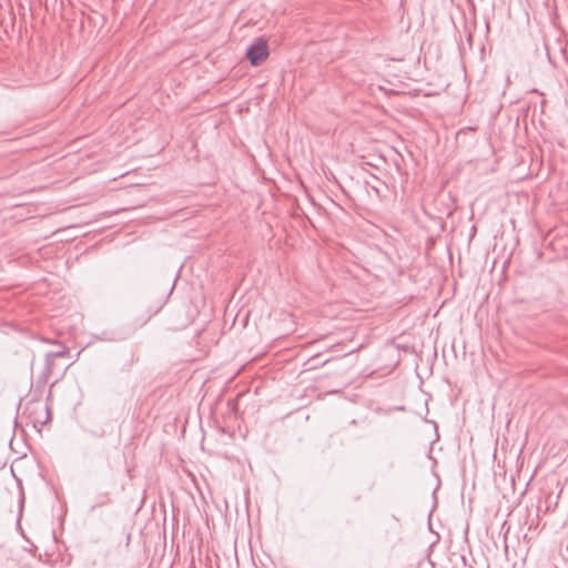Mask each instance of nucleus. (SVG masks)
Segmentation results:
<instances>
[{"mask_svg": "<svg viewBox=\"0 0 568 568\" xmlns=\"http://www.w3.org/2000/svg\"><path fill=\"white\" fill-rule=\"evenodd\" d=\"M69 349L65 346H61V349L55 352H49L48 354H52V357H64L68 354Z\"/></svg>", "mask_w": 568, "mask_h": 568, "instance_id": "obj_5", "label": "nucleus"}, {"mask_svg": "<svg viewBox=\"0 0 568 568\" xmlns=\"http://www.w3.org/2000/svg\"><path fill=\"white\" fill-rule=\"evenodd\" d=\"M429 564H430L432 568H434V564L433 562H429Z\"/></svg>", "mask_w": 568, "mask_h": 568, "instance_id": "obj_8", "label": "nucleus"}, {"mask_svg": "<svg viewBox=\"0 0 568 568\" xmlns=\"http://www.w3.org/2000/svg\"><path fill=\"white\" fill-rule=\"evenodd\" d=\"M27 410H29L30 414H33V413H40L41 415H43V418H34L33 419V424L34 426L37 424H40V425H44L49 422L50 419V412H49V408L47 405L40 403V402H36V403H32L30 404L28 407H27Z\"/></svg>", "mask_w": 568, "mask_h": 568, "instance_id": "obj_2", "label": "nucleus"}, {"mask_svg": "<svg viewBox=\"0 0 568 568\" xmlns=\"http://www.w3.org/2000/svg\"><path fill=\"white\" fill-rule=\"evenodd\" d=\"M428 424H432L435 428V432L437 433V424L429 419H428Z\"/></svg>", "mask_w": 568, "mask_h": 568, "instance_id": "obj_7", "label": "nucleus"}, {"mask_svg": "<svg viewBox=\"0 0 568 568\" xmlns=\"http://www.w3.org/2000/svg\"><path fill=\"white\" fill-rule=\"evenodd\" d=\"M428 529H429V531L435 536V538H434V539H432L430 537H428V541H430L432 544H436V542L438 541V539H439V536H438L436 532H434V531L432 530L430 526H428Z\"/></svg>", "mask_w": 568, "mask_h": 568, "instance_id": "obj_6", "label": "nucleus"}, {"mask_svg": "<svg viewBox=\"0 0 568 568\" xmlns=\"http://www.w3.org/2000/svg\"><path fill=\"white\" fill-rule=\"evenodd\" d=\"M268 47L266 41L258 39L246 51V57L250 63L254 67L260 65L268 57Z\"/></svg>", "mask_w": 568, "mask_h": 568, "instance_id": "obj_1", "label": "nucleus"}, {"mask_svg": "<svg viewBox=\"0 0 568 568\" xmlns=\"http://www.w3.org/2000/svg\"><path fill=\"white\" fill-rule=\"evenodd\" d=\"M44 362L45 363H44V373H43V375L45 377H48L52 373L53 365H54V358L52 357V354H47Z\"/></svg>", "mask_w": 568, "mask_h": 568, "instance_id": "obj_4", "label": "nucleus"}, {"mask_svg": "<svg viewBox=\"0 0 568 568\" xmlns=\"http://www.w3.org/2000/svg\"><path fill=\"white\" fill-rule=\"evenodd\" d=\"M94 499H95V503L91 507L92 510L98 507L109 506L113 503L110 491L98 493Z\"/></svg>", "mask_w": 568, "mask_h": 568, "instance_id": "obj_3", "label": "nucleus"}]
</instances>
